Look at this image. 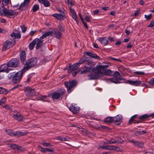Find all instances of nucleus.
Returning <instances> with one entry per match:
<instances>
[{"instance_id":"obj_33","label":"nucleus","mask_w":154,"mask_h":154,"mask_svg":"<svg viewBox=\"0 0 154 154\" xmlns=\"http://www.w3.org/2000/svg\"><path fill=\"white\" fill-rule=\"evenodd\" d=\"M149 117V114H146L140 116L139 118V119L140 120L143 121L145 120L146 119H148Z\"/></svg>"},{"instance_id":"obj_60","label":"nucleus","mask_w":154,"mask_h":154,"mask_svg":"<svg viewBox=\"0 0 154 154\" xmlns=\"http://www.w3.org/2000/svg\"><path fill=\"white\" fill-rule=\"evenodd\" d=\"M47 151H48L52 153H53L54 152V149L53 148L50 149L47 148Z\"/></svg>"},{"instance_id":"obj_39","label":"nucleus","mask_w":154,"mask_h":154,"mask_svg":"<svg viewBox=\"0 0 154 154\" xmlns=\"http://www.w3.org/2000/svg\"><path fill=\"white\" fill-rule=\"evenodd\" d=\"M112 149V146H100L98 148V149H106V150H111Z\"/></svg>"},{"instance_id":"obj_63","label":"nucleus","mask_w":154,"mask_h":154,"mask_svg":"<svg viewBox=\"0 0 154 154\" xmlns=\"http://www.w3.org/2000/svg\"><path fill=\"white\" fill-rule=\"evenodd\" d=\"M43 144L46 146H51V145L49 143H47L44 142L43 143Z\"/></svg>"},{"instance_id":"obj_53","label":"nucleus","mask_w":154,"mask_h":154,"mask_svg":"<svg viewBox=\"0 0 154 154\" xmlns=\"http://www.w3.org/2000/svg\"><path fill=\"white\" fill-rule=\"evenodd\" d=\"M109 58L111 60H113L114 61H116L119 62H122L121 60L119 59H116L115 58L112 57H110Z\"/></svg>"},{"instance_id":"obj_6","label":"nucleus","mask_w":154,"mask_h":154,"mask_svg":"<svg viewBox=\"0 0 154 154\" xmlns=\"http://www.w3.org/2000/svg\"><path fill=\"white\" fill-rule=\"evenodd\" d=\"M15 40L14 39L7 40L4 44L2 51H5L12 47L15 45Z\"/></svg>"},{"instance_id":"obj_27","label":"nucleus","mask_w":154,"mask_h":154,"mask_svg":"<svg viewBox=\"0 0 154 154\" xmlns=\"http://www.w3.org/2000/svg\"><path fill=\"white\" fill-rule=\"evenodd\" d=\"M122 118V116L121 115H117L114 117H113L114 122L115 123L118 122H121Z\"/></svg>"},{"instance_id":"obj_34","label":"nucleus","mask_w":154,"mask_h":154,"mask_svg":"<svg viewBox=\"0 0 154 154\" xmlns=\"http://www.w3.org/2000/svg\"><path fill=\"white\" fill-rule=\"evenodd\" d=\"M35 40H33L31 42H30L29 45V48L30 50H32L33 49L36 44L35 42Z\"/></svg>"},{"instance_id":"obj_5","label":"nucleus","mask_w":154,"mask_h":154,"mask_svg":"<svg viewBox=\"0 0 154 154\" xmlns=\"http://www.w3.org/2000/svg\"><path fill=\"white\" fill-rule=\"evenodd\" d=\"M108 67V65H97L95 67L92 69V71L96 72V73H98V75L100 77H102L104 74V70H106Z\"/></svg>"},{"instance_id":"obj_23","label":"nucleus","mask_w":154,"mask_h":154,"mask_svg":"<svg viewBox=\"0 0 154 154\" xmlns=\"http://www.w3.org/2000/svg\"><path fill=\"white\" fill-rule=\"evenodd\" d=\"M120 140V141H116V140H115L114 139L112 138L110 140H107V142H106V145H108L116 143H121L123 141V140Z\"/></svg>"},{"instance_id":"obj_11","label":"nucleus","mask_w":154,"mask_h":154,"mask_svg":"<svg viewBox=\"0 0 154 154\" xmlns=\"http://www.w3.org/2000/svg\"><path fill=\"white\" fill-rule=\"evenodd\" d=\"M79 66L80 65L78 63H76L72 65H71V63H69L68 66V71L71 72L74 70H75L79 68Z\"/></svg>"},{"instance_id":"obj_48","label":"nucleus","mask_w":154,"mask_h":154,"mask_svg":"<svg viewBox=\"0 0 154 154\" xmlns=\"http://www.w3.org/2000/svg\"><path fill=\"white\" fill-rule=\"evenodd\" d=\"M39 147L41 149L40 150L41 152L43 153H45L47 152V148H43L40 146H39Z\"/></svg>"},{"instance_id":"obj_46","label":"nucleus","mask_w":154,"mask_h":154,"mask_svg":"<svg viewBox=\"0 0 154 154\" xmlns=\"http://www.w3.org/2000/svg\"><path fill=\"white\" fill-rule=\"evenodd\" d=\"M148 83L150 85H154V78L151 79L148 82Z\"/></svg>"},{"instance_id":"obj_3","label":"nucleus","mask_w":154,"mask_h":154,"mask_svg":"<svg viewBox=\"0 0 154 154\" xmlns=\"http://www.w3.org/2000/svg\"><path fill=\"white\" fill-rule=\"evenodd\" d=\"M77 84V82L75 80H69V81H65L64 82V85L67 88V91L69 93H70L72 92Z\"/></svg>"},{"instance_id":"obj_32","label":"nucleus","mask_w":154,"mask_h":154,"mask_svg":"<svg viewBox=\"0 0 154 154\" xmlns=\"http://www.w3.org/2000/svg\"><path fill=\"white\" fill-rule=\"evenodd\" d=\"M104 122L107 123H110L114 122L113 117H106L104 119Z\"/></svg>"},{"instance_id":"obj_29","label":"nucleus","mask_w":154,"mask_h":154,"mask_svg":"<svg viewBox=\"0 0 154 154\" xmlns=\"http://www.w3.org/2000/svg\"><path fill=\"white\" fill-rule=\"evenodd\" d=\"M39 2L44 5L46 7H48L50 6V4L49 2L47 0H38Z\"/></svg>"},{"instance_id":"obj_21","label":"nucleus","mask_w":154,"mask_h":154,"mask_svg":"<svg viewBox=\"0 0 154 154\" xmlns=\"http://www.w3.org/2000/svg\"><path fill=\"white\" fill-rule=\"evenodd\" d=\"M98 41L104 45H106L108 44V41L106 37L99 38L98 39Z\"/></svg>"},{"instance_id":"obj_16","label":"nucleus","mask_w":154,"mask_h":154,"mask_svg":"<svg viewBox=\"0 0 154 154\" xmlns=\"http://www.w3.org/2000/svg\"><path fill=\"white\" fill-rule=\"evenodd\" d=\"M8 67L7 63L2 65L0 66V72H5L8 73L10 71L12 70L11 68H8Z\"/></svg>"},{"instance_id":"obj_64","label":"nucleus","mask_w":154,"mask_h":154,"mask_svg":"<svg viewBox=\"0 0 154 154\" xmlns=\"http://www.w3.org/2000/svg\"><path fill=\"white\" fill-rule=\"evenodd\" d=\"M85 20L88 22H90V17L89 16H86L85 17Z\"/></svg>"},{"instance_id":"obj_59","label":"nucleus","mask_w":154,"mask_h":154,"mask_svg":"<svg viewBox=\"0 0 154 154\" xmlns=\"http://www.w3.org/2000/svg\"><path fill=\"white\" fill-rule=\"evenodd\" d=\"M101 127L100 128H101L102 129H106L107 130H109L110 128L107 127L105 126H102V125H100Z\"/></svg>"},{"instance_id":"obj_45","label":"nucleus","mask_w":154,"mask_h":154,"mask_svg":"<svg viewBox=\"0 0 154 154\" xmlns=\"http://www.w3.org/2000/svg\"><path fill=\"white\" fill-rule=\"evenodd\" d=\"M112 149H111V150L116 151L117 152L120 151V148L119 147L116 146H112Z\"/></svg>"},{"instance_id":"obj_38","label":"nucleus","mask_w":154,"mask_h":154,"mask_svg":"<svg viewBox=\"0 0 154 154\" xmlns=\"http://www.w3.org/2000/svg\"><path fill=\"white\" fill-rule=\"evenodd\" d=\"M50 36L49 31L44 33L40 38L39 39L41 40L43 38H46L47 36Z\"/></svg>"},{"instance_id":"obj_50","label":"nucleus","mask_w":154,"mask_h":154,"mask_svg":"<svg viewBox=\"0 0 154 154\" xmlns=\"http://www.w3.org/2000/svg\"><path fill=\"white\" fill-rule=\"evenodd\" d=\"M58 27L60 31L62 32H64L65 30L64 28L61 26L60 24H59L58 26Z\"/></svg>"},{"instance_id":"obj_36","label":"nucleus","mask_w":154,"mask_h":154,"mask_svg":"<svg viewBox=\"0 0 154 154\" xmlns=\"http://www.w3.org/2000/svg\"><path fill=\"white\" fill-rule=\"evenodd\" d=\"M8 91L5 88L2 87H0V94H4L6 95L8 94Z\"/></svg>"},{"instance_id":"obj_14","label":"nucleus","mask_w":154,"mask_h":154,"mask_svg":"<svg viewBox=\"0 0 154 154\" xmlns=\"http://www.w3.org/2000/svg\"><path fill=\"white\" fill-rule=\"evenodd\" d=\"M26 52L25 51H21L20 53V59L23 64H24L26 61Z\"/></svg>"},{"instance_id":"obj_7","label":"nucleus","mask_w":154,"mask_h":154,"mask_svg":"<svg viewBox=\"0 0 154 154\" xmlns=\"http://www.w3.org/2000/svg\"><path fill=\"white\" fill-rule=\"evenodd\" d=\"M49 31L50 36L55 37L57 39H60L62 36L61 32L57 29L51 28L49 29Z\"/></svg>"},{"instance_id":"obj_26","label":"nucleus","mask_w":154,"mask_h":154,"mask_svg":"<svg viewBox=\"0 0 154 154\" xmlns=\"http://www.w3.org/2000/svg\"><path fill=\"white\" fill-rule=\"evenodd\" d=\"M113 76L115 77L118 79L119 80H125L118 71L115 72L113 73Z\"/></svg>"},{"instance_id":"obj_17","label":"nucleus","mask_w":154,"mask_h":154,"mask_svg":"<svg viewBox=\"0 0 154 154\" xmlns=\"http://www.w3.org/2000/svg\"><path fill=\"white\" fill-rule=\"evenodd\" d=\"M137 115H135L132 116L129 120L128 122L129 125H131L133 122L134 124L139 123H140V121H137L135 120L137 118Z\"/></svg>"},{"instance_id":"obj_25","label":"nucleus","mask_w":154,"mask_h":154,"mask_svg":"<svg viewBox=\"0 0 154 154\" xmlns=\"http://www.w3.org/2000/svg\"><path fill=\"white\" fill-rule=\"evenodd\" d=\"M11 37L13 39L19 38V31L18 30H15L14 32L10 35Z\"/></svg>"},{"instance_id":"obj_44","label":"nucleus","mask_w":154,"mask_h":154,"mask_svg":"<svg viewBox=\"0 0 154 154\" xmlns=\"http://www.w3.org/2000/svg\"><path fill=\"white\" fill-rule=\"evenodd\" d=\"M21 28L22 32L24 33L26 32L27 29V27L26 26L24 25L21 26Z\"/></svg>"},{"instance_id":"obj_51","label":"nucleus","mask_w":154,"mask_h":154,"mask_svg":"<svg viewBox=\"0 0 154 154\" xmlns=\"http://www.w3.org/2000/svg\"><path fill=\"white\" fill-rule=\"evenodd\" d=\"M136 133L137 134L142 135L146 133V132L145 131H137Z\"/></svg>"},{"instance_id":"obj_10","label":"nucleus","mask_w":154,"mask_h":154,"mask_svg":"<svg viewBox=\"0 0 154 154\" xmlns=\"http://www.w3.org/2000/svg\"><path fill=\"white\" fill-rule=\"evenodd\" d=\"M19 60L17 58H13L7 63L9 67H16L19 66Z\"/></svg>"},{"instance_id":"obj_1","label":"nucleus","mask_w":154,"mask_h":154,"mask_svg":"<svg viewBox=\"0 0 154 154\" xmlns=\"http://www.w3.org/2000/svg\"><path fill=\"white\" fill-rule=\"evenodd\" d=\"M37 62V59L35 57L31 58L26 62L24 64L25 66L21 71V75L20 76V80L23 74L29 69L33 67L36 64Z\"/></svg>"},{"instance_id":"obj_43","label":"nucleus","mask_w":154,"mask_h":154,"mask_svg":"<svg viewBox=\"0 0 154 154\" xmlns=\"http://www.w3.org/2000/svg\"><path fill=\"white\" fill-rule=\"evenodd\" d=\"M66 138H67V137L65 138L63 137L59 136L57 137V139L61 141H65L68 140L66 139Z\"/></svg>"},{"instance_id":"obj_24","label":"nucleus","mask_w":154,"mask_h":154,"mask_svg":"<svg viewBox=\"0 0 154 154\" xmlns=\"http://www.w3.org/2000/svg\"><path fill=\"white\" fill-rule=\"evenodd\" d=\"M86 55L87 56L90 57L92 58H95L97 59H99L100 57L95 54H93L91 52H86L85 53Z\"/></svg>"},{"instance_id":"obj_61","label":"nucleus","mask_w":154,"mask_h":154,"mask_svg":"<svg viewBox=\"0 0 154 154\" xmlns=\"http://www.w3.org/2000/svg\"><path fill=\"white\" fill-rule=\"evenodd\" d=\"M72 18L73 19H74V20H75L77 22V20H76L77 17H76V14L75 13V14H72Z\"/></svg>"},{"instance_id":"obj_12","label":"nucleus","mask_w":154,"mask_h":154,"mask_svg":"<svg viewBox=\"0 0 154 154\" xmlns=\"http://www.w3.org/2000/svg\"><path fill=\"white\" fill-rule=\"evenodd\" d=\"M95 63L88 60L87 62L85 63L84 67L85 69H88L89 71H90L91 70H92V69L95 66Z\"/></svg>"},{"instance_id":"obj_2","label":"nucleus","mask_w":154,"mask_h":154,"mask_svg":"<svg viewBox=\"0 0 154 154\" xmlns=\"http://www.w3.org/2000/svg\"><path fill=\"white\" fill-rule=\"evenodd\" d=\"M18 13L13 10H8L4 7H0V15H4L8 17L17 15Z\"/></svg>"},{"instance_id":"obj_31","label":"nucleus","mask_w":154,"mask_h":154,"mask_svg":"<svg viewBox=\"0 0 154 154\" xmlns=\"http://www.w3.org/2000/svg\"><path fill=\"white\" fill-rule=\"evenodd\" d=\"M109 80L111 82H112L115 84H118V83H124L123 82H119V80L118 79L116 78L115 77L110 78L109 79Z\"/></svg>"},{"instance_id":"obj_37","label":"nucleus","mask_w":154,"mask_h":154,"mask_svg":"<svg viewBox=\"0 0 154 154\" xmlns=\"http://www.w3.org/2000/svg\"><path fill=\"white\" fill-rule=\"evenodd\" d=\"M28 5L26 4L23 2L20 5V10H25L27 7Z\"/></svg>"},{"instance_id":"obj_20","label":"nucleus","mask_w":154,"mask_h":154,"mask_svg":"<svg viewBox=\"0 0 154 154\" xmlns=\"http://www.w3.org/2000/svg\"><path fill=\"white\" fill-rule=\"evenodd\" d=\"M123 82L125 83H128L131 85H134L136 86L139 85L141 83V81H140L136 80L133 81L131 80H128L127 82Z\"/></svg>"},{"instance_id":"obj_42","label":"nucleus","mask_w":154,"mask_h":154,"mask_svg":"<svg viewBox=\"0 0 154 154\" xmlns=\"http://www.w3.org/2000/svg\"><path fill=\"white\" fill-rule=\"evenodd\" d=\"M9 2V0H3L2 3V6L0 7H4V6L7 5Z\"/></svg>"},{"instance_id":"obj_35","label":"nucleus","mask_w":154,"mask_h":154,"mask_svg":"<svg viewBox=\"0 0 154 154\" xmlns=\"http://www.w3.org/2000/svg\"><path fill=\"white\" fill-rule=\"evenodd\" d=\"M104 74H105L106 75L112 76V72L110 69H106V70H104Z\"/></svg>"},{"instance_id":"obj_55","label":"nucleus","mask_w":154,"mask_h":154,"mask_svg":"<svg viewBox=\"0 0 154 154\" xmlns=\"http://www.w3.org/2000/svg\"><path fill=\"white\" fill-rule=\"evenodd\" d=\"M134 73L138 75H143L145 74L144 72L138 71L135 72Z\"/></svg>"},{"instance_id":"obj_52","label":"nucleus","mask_w":154,"mask_h":154,"mask_svg":"<svg viewBox=\"0 0 154 154\" xmlns=\"http://www.w3.org/2000/svg\"><path fill=\"white\" fill-rule=\"evenodd\" d=\"M11 147L14 149H15L18 148V146L15 144H12L11 145Z\"/></svg>"},{"instance_id":"obj_4","label":"nucleus","mask_w":154,"mask_h":154,"mask_svg":"<svg viewBox=\"0 0 154 154\" xmlns=\"http://www.w3.org/2000/svg\"><path fill=\"white\" fill-rule=\"evenodd\" d=\"M66 92V90L64 88H60L58 91L52 93V98L53 100H57L60 98L62 99Z\"/></svg>"},{"instance_id":"obj_54","label":"nucleus","mask_w":154,"mask_h":154,"mask_svg":"<svg viewBox=\"0 0 154 154\" xmlns=\"http://www.w3.org/2000/svg\"><path fill=\"white\" fill-rule=\"evenodd\" d=\"M140 11V9H138L134 13L133 16L135 17L137 16H138L139 12Z\"/></svg>"},{"instance_id":"obj_41","label":"nucleus","mask_w":154,"mask_h":154,"mask_svg":"<svg viewBox=\"0 0 154 154\" xmlns=\"http://www.w3.org/2000/svg\"><path fill=\"white\" fill-rule=\"evenodd\" d=\"M39 9V6L38 5L35 4L34 5L32 10L34 12L37 11Z\"/></svg>"},{"instance_id":"obj_28","label":"nucleus","mask_w":154,"mask_h":154,"mask_svg":"<svg viewBox=\"0 0 154 154\" xmlns=\"http://www.w3.org/2000/svg\"><path fill=\"white\" fill-rule=\"evenodd\" d=\"M88 58L87 57H82L79 61L78 63L80 65V64H83L87 62L88 61Z\"/></svg>"},{"instance_id":"obj_40","label":"nucleus","mask_w":154,"mask_h":154,"mask_svg":"<svg viewBox=\"0 0 154 154\" xmlns=\"http://www.w3.org/2000/svg\"><path fill=\"white\" fill-rule=\"evenodd\" d=\"M15 114H14L12 117L15 119L17 120L18 121H19V116L18 115V112L17 111H15Z\"/></svg>"},{"instance_id":"obj_22","label":"nucleus","mask_w":154,"mask_h":154,"mask_svg":"<svg viewBox=\"0 0 154 154\" xmlns=\"http://www.w3.org/2000/svg\"><path fill=\"white\" fill-rule=\"evenodd\" d=\"M87 76L89 77V80H94L98 79L100 78L98 73H91L87 75Z\"/></svg>"},{"instance_id":"obj_57","label":"nucleus","mask_w":154,"mask_h":154,"mask_svg":"<svg viewBox=\"0 0 154 154\" xmlns=\"http://www.w3.org/2000/svg\"><path fill=\"white\" fill-rule=\"evenodd\" d=\"M154 25V20H152L151 21L150 23L148 26V27H152Z\"/></svg>"},{"instance_id":"obj_15","label":"nucleus","mask_w":154,"mask_h":154,"mask_svg":"<svg viewBox=\"0 0 154 154\" xmlns=\"http://www.w3.org/2000/svg\"><path fill=\"white\" fill-rule=\"evenodd\" d=\"M129 141L133 143V144L135 146L138 148H142L144 146V144L143 142H139L137 141L134 140H130Z\"/></svg>"},{"instance_id":"obj_19","label":"nucleus","mask_w":154,"mask_h":154,"mask_svg":"<svg viewBox=\"0 0 154 154\" xmlns=\"http://www.w3.org/2000/svg\"><path fill=\"white\" fill-rule=\"evenodd\" d=\"M35 42L36 43V49H39L42 46L43 42V40H41L38 38H36L34 39Z\"/></svg>"},{"instance_id":"obj_56","label":"nucleus","mask_w":154,"mask_h":154,"mask_svg":"<svg viewBox=\"0 0 154 154\" xmlns=\"http://www.w3.org/2000/svg\"><path fill=\"white\" fill-rule=\"evenodd\" d=\"M37 32V31L35 30V31H32L29 32V35L31 36H33L34 34L36 33Z\"/></svg>"},{"instance_id":"obj_18","label":"nucleus","mask_w":154,"mask_h":154,"mask_svg":"<svg viewBox=\"0 0 154 154\" xmlns=\"http://www.w3.org/2000/svg\"><path fill=\"white\" fill-rule=\"evenodd\" d=\"M52 16L55 17L57 20H63V17L65 18H66V17L64 13H62L60 14H53Z\"/></svg>"},{"instance_id":"obj_13","label":"nucleus","mask_w":154,"mask_h":154,"mask_svg":"<svg viewBox=\"0 0 154 154\" xmlns=\"http://www.w3.org/2000/svg\"><path fill=\"white\" fill-rule=\"evenodd\" d=\"M69 110L72 112L73 114H77L79 110V107L78 106L76 105H71L70 106Z\"/></svg>"},{"instance_id":"obj_30","label":"nucleus","mask_w":154,"mask_h":154,"mask_svg":"<svg viewBox=\"0 0 154 154\" xmlns=\"http://www.w3.org/2000/svg\"><path fill=\"white\" fill-rule=\"evenodd\" d=\"M6 131L8 134L11 136H16L18 133V132H13L10 129L6 130Z\"/></svg>"},{"instance_id":"obj_47","label":"nucleus","mask_w":154,"mask_h":154,"mask_svg":"<svg viewBox=\"0 0 154 154\" xmlns=\"http://www.w3.org/2000/svg\"><path fill=\"white\" fill-rule=\"evenodd\" d=\"M145 18L147 20H149L152 17V14H150L149 15H146L145 14L144 15Z\"/></svg>"},{"instance_id":"obj_8","label":"nucleus","mask_w":154,"mask_h":154,"mask_svg":"<svg viewBox=\"0 0 154 154\" xmlns=\"http://www.w3.org/2000/svg\"><path fill=\"white\" fill-rule=\"evenodd\" d=\"M12 79V80L14 84H17L19 83V72H17L15 73V72H12L10 74V76L9 77V79Z\"/></svg>"},{"instance_id":"obj_49","label":"nucleus","mask_w":154,"mask_h":154,"mask_svg":"<svg viewBox=\"0 0 154 154\" xmlns=\"http://www.w3.org/2000/svg\"><path fill=\"white\" fill-rule=\"evenodd\" d=\"M90 72L88 69H83L80 71V74L87 73L88 72Z\"/></svg>"},{"instance_id":"obj_62","label":"nucleus","mask_w":154,"mask_h":154,"mask_svg":"<svg viewBox=\"0 0 154 154\" xmlns=\"http://www.w3.org/2000/svg\"><path fill=\"white\" fill-rule=\"evenodd\" d=\"M19 87V85L18 84L17 85L14 86L11 89L10 91H12V90L16 89H18Z\"/></svg>"},{"instance_id":"obj_9","label":"nucleus","mask_w":154,"mask_h":154,"mask_svg":"<svg viewBox=\"0 0 154 154\" xmlns=\"http://www.w3.org/2000/svg\"><path fill=\"white\" fill-rule=\"evenodd\" d=\"M24 90L26 95L28 97L34 96L35 95V91L34 89L29 86L24 87Z\"/></svg>"},{"instance_id":"obj_58","label":"nucleus","mask_w":154,"mask_h":154,"mask_svg":"<svg viewBox=\"0 0 154 154\" xmlns=\"http://www.w3.org/2000/svg\"><path fill=\"white\" fill-rule=\"evenodd\" d=\"M28 133L27 132H20V136H24L26 135Z\"/></svg>"}]
</instances>
